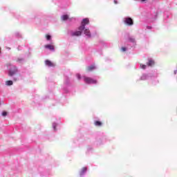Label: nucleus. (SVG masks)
Returning <instances> with one entry per match:
<instances>
[{
	"label": "nucleus",
	"mask_w": 177,
	"mask_h": 177,
	"mask_svg": "<svg viewBox=\"0 0 177 177\" xmlns=\"http://www.w3.org/2000/svg\"><path fill=\"white\" fill-rule=\"evenodd\" d=\"M86 24H89V19L85 18L82 20L81 26L79 27L78 30H80V31H84L85 30V26Z\"/></svg>",
	"instance_id": "obj_1"
},
{
	"label": "nucleus",
	"mask_w": 177,
	"mask_h": 177,
	"mask_svg": "<svg viewBox=\"0 0 177 177\" xmlns=\"http://www.w3.org/2000/svg\"><path fill=\"white\" fill-rule=\"evenodd\" d=\"M83 78L86 84H97V80L93 79L91 77L84 76Z\"/></svg>",
	"instance_id": "obj_2"
},
{
	"label": "nucleus",
	"mask_w": 177,
	"mask_h": 177,
	"mask_svg": "<svg viewBox=\"0 0 177 177\" xmlns=\"http://www.w3.org/2000/svg\"><path fill=\"white\" fill-rule=\"evenodd\" d=\"M124 23L127 26H133V20H132V19L131 17H127V18H125Z\"/></svg>",
	"instance_id": "obj_3"
},
{
	"label": "nucleus",
	"mask_w": 177,
	"mask_h": 177,
	"mask_svg": "<svg viewBox=\"0 0 177 177\" xmlns=\"http://www.w3.org/2000/svg\"><path fill=\"white\" fill-rule=\"evenodd\" d=\"M82 35V30H79V31L73 32L71 33L72 37H80Z\"/></svg>",
	"instance_id": "obj_4"
},
{
	"label": "nucleus",
	"mask_w": 177,
	"mask_h": 177,
	"mask_svg": "<svg viewBox=\"0 0 177 177\" xmlns=\"http://www.w3.org/2000/svg\"><path fill=\"white\" fill-rule=\"evenodd\" d=\"M16 73H17V68L14 67L13 69L10 70L8 75L10 77H12V75H15Z\"/></svg>",
	"instance_id": "obj_5"
},
{
	"label": "nucleus",
	"mask_w": 177,
	"mask_h": 177,
	"mask_svg": "<svg viewBox=\"0 0 177 177\" xmlns=\"http://www.w3.org/2000/svg\"><path fill=\"white\" fill-rule=\"evenodd\" d=\"M95 68H96V66H95V65H91L86 68V71H87V73H89L91 71H93V70H95Z\"/></svg>",
	"instance_id": "obj_6"
},
{
	"label": "nucleus",
	"mask_w": 177,
	"mask_h": 177,
	"mask_svg": "<svg viewBox=\"0 0 177 177\" xmlns=\"http://www.w3.org/2000/svg\"><path fill=\"white\" fill-rule=\"evenodd\" d=\"M44 48H46V49H49L50 50H55V46L53 45L47 44L44 46Z\"/></svg>",
	"instance_id": "obj_7"
},
{
	"label": "nucleus",
	"mask_w": 177,
	"mask_h": 177,
	"mask_svg": "<svg viewBox=\"0 0 177 177\" xmlns=\"http://www.w3.org/2000/svg\"><path fill=\"white\" fill-rule=\"evenodd\" d=\"M84 34H85V35H86V37H88V38H91V31L89 30V29H86V30H84Z\"/></svg>",
	"instance_id": "obj_8"
},
{
	"label": "nucleus",
	"mask_w": 177,
	"mask_h": 177,
	"mask_svg": "<svg viewBox=\"0 0 177 177\" xmlns=\"http://www.w3.org/2000/svg\"><path fill=\"white\" fill-rule=\"evenodd\" d=\"M86 171H88V167H83L80 172V175H84V174L86 172Z\"/></svg>",
	"instance_id": "obj_9"
},
{
	"label": "nucleus",
	"mask_w": 177,
	"mask_h": 177,
	"mask_svg": "<svg viewBox=\"0 0 177 177\" xmlns=\"http://www.w3.org/2000/svg\"><path fill=\"white\" fill-rule=\"evenodd\" d=\"M46 64L48 66V67H53V63L49 60H46Z\"/></svg>",
	"instance_id": "obj_10"
},
{
	"label": "nucleus",
	"mask_w": 177,
	"mask_h": 177,
	"mask_svg": "<svg viewBox=\"0 0 177 177\" xmlns=\"http://www.w3.org/2000/svg\"><path fill=\"white\" fill-rule=\"evenodd\" d=\"M94 125H95V127H102V123L100 121H95Z\"/></svg>",
	"instance_id": "obj_11"
},
{
	"label": "nucleus",
	"mask_w": 177,
	"mask_h": 177,
	"mask_svg": "<svg viewBox=\"0 0 177 177\" xmlns=\"http://www.w3.org/2000/svg\"><path fill=\"white\" fill-rule=\"evenodd\" d=\"M147 66H149V67H151L152 66H154V62L151 59L147 63Z\"/></svg>",
	"instance_id": "obj_12"
},
{
	"label": "nucleus",
	"mask_w": 177,
	"mask_h": 177,
	"mask_svg": "<svg viewBox=\"0 0 177 177\" xmlns=\"http://www.w3.org/2000/svg\"><path fill=\"white\" fill-rule=\"evenodd\" d=\"M6 85H8V86L13 85V82L12 80H8L6 82Z\"/></svg>",
	"instance_id": "obj_13"
},
{
	"label": "nucleus",
	"mask_w": 177,
	"mask_h": 177,
	"mask_svg": "<svg viewBox=\"0 0 177 177\" xmlns=\"http://www.w3.org/2000/svg\"><path fill=\"white\" fill-rule=\"evenodd\" d=\"M62 19L63 21H66V20L68 19V15H63V16L62 17Z\"/></svg>",
	"instance_id": "obj_14"
},
{
	"label": "nucleus",
	"mask_w": 177,
	"mask_h": 177,
	"mask_svg": "<svg viewBox=\"0 0 177 177\" xmlns=\"http://www.w3.org/2000/svg\"><path fill=\"white\" fill-rule=\"evenodd\" d=\"M46 38L47 41H50L51 37H50V35H46Z\"/></svg>",
	"instance_id": "obj_15"
},
{
	"label": "nucleus",
	"mask_w": 177,
	"mask_h": 177,
	"mask_svg": "<svg viewBox=\"0 0 177 177\" xmlns=\"http://www.w3.org/2000/svg\"><path fill=\"white\" fill-rule=\"evenodd\" d=\"M2 115H3V117H6V115H8V112L3 111V112L2 113Z\"/></svg>",
	"instance_id": "obj_16"
},
{
	"label": "nucleus",
	"mask_w": 177,
	"mask_h": 177,
	"mask_svg": "<svg viewBox=\"0 0 177 177\" xmlns=\"http://www.w3.org/2000/svg\"><path fill=\"white\" fill-rule=\"evenodd\" d=\"M140 67L142 70H145L146 68V65L140 64Z\"/></svg>",
	"instance_id": "obj_17"
},
{
	"label": "nucleus",
	"mask_w": 177,
	"mask_h": 177,
	"mask_svg": "<svg viewBox=\"0 0 177 177\" xmlns=\"http://www.w3.org/2000/svg\"><path fill=\"white\" fill-rule=\"evenodd\" d=\"M76 77H77L78 80H81V75L77 74Z\"/></svg>",
	"instance_id": "obj_18"
},
{
	"label": "nucleus",
	"mask_w": 177,
	"mask_h": 177,
	"mask_svg": "<svg viewBox=\"0 0 177 177\" xmlns=\"http://www.w3.org/2000/svg\"><path fill=\"white\" fill-rule=\"evenodd\" d=\"M121 50H122V52H125L127 50V48L122 47Z\"/></svg>",
	"instance_id": "obj_19"
},
{
	"label": "nucleus",
	"mask_w": 177,
	"mask_h": 177,
	"mask_svg": "<svg viewBox=\"0 0 177 177\" xmlns=\"http://www.w3.org/2000/svg\"><path fill=\"white\" fill-rule=\"evenodd\" d=\"M114 3H115V5H117V3H118V1H117V0H114Z\"/></svg>",
	"instance_id": "obj_20"
},
{
	"label": "nucleus",
	"mask_w": 177,
	"mask_h": 177,
	"mask_svg": "<svg viewBox=\"0 0 177 177\" xmlns=\"http://www.w3.org/2000/svg\"><path fill=\"white\" fill-rule=\"evenodd\" d=\"M54 129L55 131H56V126H54Z\"/></svg>",
	"instance_id": "obj_21"
},
{
	"label": "nucleus",
	"mask_w": 177,
	"mask_h": 177,
	"mask_svg": "<svg viewBox=\"0 0 177 177\" xmlns=\"http://www.w3.org/2000/svg\"><path fill=\"white\" fill-rule=\"evenodd\" d=\"M141 1V2H145V1H146V0H140Z\"/></svg>",
	"instance_id": "obj_22"
},
{
	"label": "nucleus",
	"mask_w": 177,
	"mask_h": 177,
	"mask_svg": "<svg viewBox=\"0 0 177 177\" xmlns=\"http://www.w3.org/2000/svg\"><path fill=\"white\" fill-rule=\"evenodd\" d=\"M175 74H176V71L175 72Z\"/></svg>",
	"instance_id": "obj_23"
}]
</instances>
